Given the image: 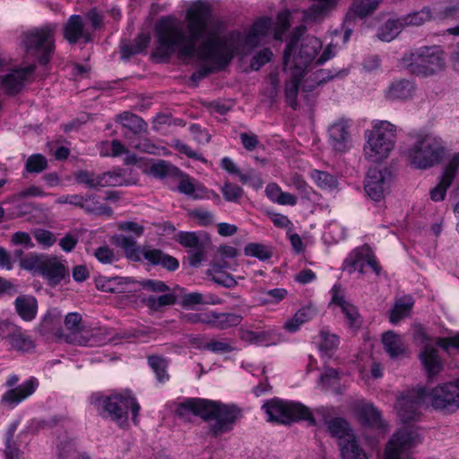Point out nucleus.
<instances>
[{"label": "nucleus", "instance_id": "nucleus-1", "mask_svg": "<svg viewBox=\"0 0 459 459\" xmlns=\"http://www.w3.org/2000/svg\"><path fill=\"white\" fill-rule=\"evenodd\" d=\"M186 24L172 17H162L155 26V56L168 60L178 51L183 57H197L203 64L190 77L196 86L211 74L223 70L230 63L238 43L249 48L257 47L269 35L273 20L258 18L248 33L239 32L222 35V23L213 19L210 8L202 2L194 4L186 11Z\"/></svg>", "mask_w": 459, "mask_h": 459}, {"label": "nucleus", "instance_id": "nucleus-2", "mask_svg": "<svg viewBox=\"0 0 459 459\" xmlns=\"http://www.w3.org/2000/svg\"><path fill=\"white\" fill-rule=\"evenodd\" d=\"M190 413L204 420H214L210 431L215 437L230 431L238 418L241 416V411L236 405L223 404L202 398H187L176 409V414L179 418H186Z\"/></svg>", "mask_w": 459, "mask_h": 459}, {"label": "nucleus", "instance_id": "nucleus-3", "mask_svg": "<svg viewBox=\"0 0 459 459\" xmlns=\"http://www.w3.org/2000/svg\"><path fill=\"white\" fill-rule=\"evenodd\" d=\"M304 31L305 27L300 25L290 36L283 53V70L296 69V73L300 74L316 65L322 42L316 37L307 36L299 44Z\"/></svg>", "mask_w": 459, "mask_h": 459}, {"label": "nucleus", "instance_id": "nucleus-4", "mask_svg": "<svg viewBox=\"0 0 459 459\" xmlns=\"http://www.w3.org/2000/svg\"><path fill=\"white\" fill-rule=\"evenodd\" d=\"M444 141L432 134H417L406 151L408 162L418 169H428L439 164L446 155Z\"/></svg>", "mask_w": 459, "mask_h": 459}, {"label": "nucleus", "instance_id": "nucleus-5", "mask_svg": "<svg viewBox=\"0 0 459 459\" xmlns=\"http://www.w3.org/2000/svg\"><path fill=\"white\" fill-rule=\"evenodd\" d=\"M90 403L102 417H110L120 426L127 422L128 411L131 409L132 420L137 423L140 405L134 397L120 394L106 396L96 392L90 396Z\"/></svg>", "mask_w": 459, "mask_h": 459}, {"label": "nucleus", "instance_id": "nucleus-6", "mask_svg": "<svg viewBox=\"0 0 459 459\" xmlns=\"http://www.w3.org/2000/svg\"><path fill=\"white\" fill-rule=\"evenodd\" d=\"M403 63L411 74L429 77L445 70L446 55L439 46L421 47L406 53Z\"/></svg>", "mask_w": 459, "mask_h": 459}, {"label": "nucleus", "instance_id": "nucleus-7", "mask_svg": "<svg viewBox=\"0 0 459 459\" xmlns=\"http://www.w3.org/2000/svg\"><path fill=\"white\" fill-rule=\"evenodd\" d=\"M396 127L385 120L373 122L364 147L365 157L372 162H380L387 158L396 141Z\"/></svg>", "mask_w": 459, "mask_h": 459}, {"label": "nucleus", "instance_id": "nucleus-8", "mask_svg": "<svg viewBox=\"0 0 459 459\" xmlns=\"http://www.w3.org/2000/svg\"><path fill=\"white\" fill-rule=\"evenodd\" d=\"M56 26L48 23L30 29V74L37 66L47 68L55 50Z\"/></svg>", "mask_w": 459, "mask_h": 459}, {"label": "nucleus", "instance_id": "nucleus-9", "mask_svg": "<svg viewBox=\"0 0 459 459\" xmlns=\"http://www.w3.org/2000/svg\"><path fill=\"white\" fill-rule=\"evenodd\" d=\"M262 409L268 421L290 424L297 420H306L309 426H316V420L311 411L300 403L285 402L278 398L267 401Z\"/></svg>", "mask_w": 459, "mask_h": 459}, {"label": "nucleus", "instance_id": "nucleus-10", "mask_svg": "<svg viewBox=\"0 0 459 459\" xmlns=\"http://www.w3.org/2000/svg\"><path fill=\"white\" fill-rule=\"evenodd\" d=\"M82 316L74 312L66 315L65 325L70 333L66 337L68 342L81 346H99L106 343L109 339L103 336L100 329L81 328Z\"/></svg>", "mask_w": 459, "mask_h": 459}, {"label": "nucleus", "instance_id": "nucleus-11", "mask_svg": "<svg viewBox=\"0 0 459 459\" xmlns=\"http://www.w3.org/2000/svg\"><path fill=\"white\" fill-rule=\"evenodd\" d=\"M428 402L436 411H456L459 408V378L454 383L439 385L431 391L427 389Z\"/></svg>", "mask_w": 459, "mask_h": 459}, {"label": "nucleus", "instance_id": "nucleus-12", "mask_svg": "<svg viewBox=\"0 0 459 459\" xmlns=\"http://www.w3.org/2000/svg\"><path fill=\"white\" fill-rule=\"evenodd\" d=\"M420 443L418 431L410 427L399 429L385 446V459H402V455Z\"/></svg>", "mask_w": 459, "mask_h": 459}, {"label": "nucleus", "instance_id": "nucleus-13", "mask_svg": "<svg viewBox=\"0 0 459 459\" xmlns=\"http://www.w3.org/2000/svg\"><path fill=\"white\" fill-rule=\"evenodd\" d=\"M392 174L387 168L371 167L368 170L365 182V191L368 197L376 202H381L389 191Z\"/></svg>", "mask_w": 459, "mask_h": 459}, {"label": "nucleus", "instance_id": "nucleus-14", "mask_svg": "<svg viewBox=\"0 0 459 459\" xmlns=\"http://www.w3.org/2000/svg\"><path fill=\"white\" fill-rule=\"evenodd\" d=\"M427 403V388L420 386L398 400L396 409L401 420L409 423L419 417V409Z\"/></svg>", "mask_w": 459, "mask_h": 459}, {"label": "nucleus", "instance_id": "nucleus-15", "mask_svg": "<svg viewBox=\"0 0 459 459\" xmlns=\"http://www.w3.org/2000/svg\"><path fill=\"white\" fill-rule=\"evenodd\" d=\"M95 199L94 195H64L59 196L56 203L59 204H72L81 209H83L87 213L95 215H107L110 217L113 214L111 207L100 204L98 202H92L88 204L90 201Z\"/></svg>", "mask_w": 459, "mask_h": 459}, {"label": "nucleus", "instance_id": "nucleus-16", "mask_svg": "<svg viewBox=\"0 0 459 459\" xmlns=\"http://www.w3.org/2000/svg\"><path fill=\"white\" fill-rule=\"evenodd\" d=\"M351 125V119L340 117L329 126V143L335 152H344L349 150L351 145L350 128Z\"/></svg>", "mask_w": 459, "mask_h": 459}, {"label": "nucleus", "instance_id": "nucleus-17", "mask_svg": "<svg viewBox=\"0 0 459 459\" xmlns=\"http://www.w3.org/2000/svg\"><path fill=\"white\" fill-rule=\"evenodd\" d=\"M38 273L51 287L69 281V270L57 260H42L35 268Z\"/></svg>", "mask_w": 459, "mask_h": 459}, {"label": "nucleus", "instance_id": "nucleus-18", "mask_svg": "<svg viewBox=\"0 0 459 459\" xmlns=\"http://www.w3.org/2000/svg\"><path fill=\"white\" fill-rule=\"evenodd\" d=\"M112 243L117 247L122 248L127 258H139L138 255L142 252L140 247L137 246L136 240L131 236L117 234L112 237ZM144 258H173L171 255H162L161 252L158 249L143 250Z\"/></svg>", "mask_w": 459, "mask_h": 459}, {"label": "nucleus", "instance_id": "nucleus-19", "mask_svg": "<svg viewBox=\"0 0 459 459\" xmlns=\"http://www.w3.org/2000/svg\"><path fill=\"white\" fill-rule=\"evenodd\" d=\"M177 240L194 253L193 258H200L212 245L211 238L204 232H185L177 235Z\"/></svg>", "mask_w": 459, "mask_h": 459}, {"label": "nucleus", "instance_id": "nucleus-20", "mask_svg": "<svg viewBox=\"0 0 459 459\" xmlns=\"http://www.w3.org/2000/svg\"><path fill=\"white\" fill-rule=\"evenodd\" d=\"M339 0H312L311 5L302 12L305 22L323 21L333 12Z\"/></svg>", "mask_w": 459, "mask_h": 459}, {"label": "nucleus", "instance_id": "nucleus-21", "mask_svg": "<svg viewBox=\"0 0 459 459\" xmlns=\"http://www.w3.org/2000/svg\"><path fill=\"white\" fill-rule=\"evenodd\" d=\"M316 413L322 415L325 424L327 426V429L330 434L338 439V445L344 442L350 437L354 434L350 428L348 421L341 417H335L331 420H327L325 414V409H317Z\"/></svg>", "mask_w": 459, "mask_h": 459}, {"label": "nucleus", "instance_id": "nucleus-22", "mask_svg": "<svg viewBox=\"0 0 459 459\" xmlns=\"http://www.w3.org/2000/svg\"><path fill=\"white\" fill-rule=\"evenodd\" d=\"M420 359L429 378L434 377L443 368V364L438 356V350L429 343L424 345L423 350L420 353Z\"/></svg>", "mask_w": 459, "mask_h": 459}, {"label": "nucleus", "instance_id": "nucleus-23", "mask_svg": "<svg viewBox=\"0 0 459 459\" xmlns=\"http://www.w3.org/2000/svg\"><path fill=\"white\" fill-rule=\"evenodd\" d=\"M134 281L128 277L100 278L97 281V288L105 292L122 293L133 292Z\"/></svg>", "mask_w": 459, "mask_h": 459}, {"label": "nucleus", "instance_id": "nucleus-24", "mask_svg": "<svg viewBox=\"0 0 459 459\" xmlns=\"http://www.w3.org/2000/svg\"><path fill=\"white\" fill-rule=\"evenodd\" d=\"M28 74L27 68H20L0 76V91L8 94L19 92Z\"/></svg>", "mask_w": 459, "mask_h": 459}, {"label": "nucleus", "instance_id": "nucleus-25", "mask_svg": "<svg viewBox=\"0 0 459 459\" xmlns=\"http://www.w3.org/2000/svg\"><path fill=\"white\" fill-rule=\"evenodd\" d=\"M415 91L414 83L406 79L394 81L386 89L385 94L388 100H407L411 98Z\"/></svg>", "mask_w": 459, "mask_h": 459}, {"label": "nucleus", "instance_id": "nucleus-26", "mask_svg": "<svg viewBox=\"0 0 459 459\" xmlns=\"http://www.w3.org/2000/svg\"><path fill=\"white\" fill-rule=\"evenodd\" d=\"M283 71L289 74L284 88L286 101L293 109H296L298 107L297 96L305 73H296V69Z\"/></svg>", "mask_w": 459, "mask_h": 459}, {"label": "nucleus", "instance_id": "nucleus-27", "mask_svg": "<svg viewBox=\"0 0 459 459\" xmlns=\"http://www.w3.org/2000/svg\"><path fill=\"white\" fill-rule=\"evenodd\" d=\"M230 268L226 260H218L211 264L207 270V274L212 276L214 282L227 288H231L237 285L235 279L226 273V269Z\"/></svg>", "mask_w": 459, "mask_h": 459}, {"label": "nucleus", "instance_id": "nucleus-28", "mask_svg": "<svg viewBox=\"0 0 459 459\" xmlns=\"http://www.w3.org/2000/svg\"><path fill=\"white\" fill-rule=\"evenodd\" d=\"M382 342L385 352L392 359H397L406 352L403 338L393 331H387L383 334Z\"/></svg>", "mask_w": 459, "mask_h": 459}, {"label": "nucleus", "instance_id": "nucleus-29", "mask_svg": "<svg viewBox=\"0 0 459 459\" xmlns=\"http://www.w3.org/2000/svg\"><path fill=\"white\" fill-rule=\"evenodd\" d=\"M357 414L359 422L363 425L377 429H381L384 426L380 411L371 403L359 405Z\"/></svg>", "mask_w": 459, "mask_h": 459}, {"label": "nucleus", "instance_id": "nucleus-30", "mask_svg": "<svg viewBox=\"0 0 459 459\" xmlns=\"http://www.w3.org/2000/svg\"><path fill=\"white\" fill-rule=\"evenodd\" d=\"M379 0H354L346 13V21H353L357 17L363 19L371 14L379 4Z\"/></svg>", "mask_w": 459, "mask_h": 459}, {"label": "nucleus", "instance_id": "nucleus-31", "mask_svg": "<svg viewBox=\"0 0 459 459\" xmlns=\"http://www.w3.org/2000/svg\"><path fill=\"white\" fill-rule=\"evenodd\" d=\"M342 268L349 273L358 271L364 274L367 273L368 270H371L378 275L381 271V265L378 260H344Z\"/></svg>", "mask_w": 459, "mask_h": 459}, {"label": "nucleus", "instance_id": "nucleus-32", "mask_svg": "<svg viewBox=\"0 0 459 459\" xmlns=\"http://www.w3.org/2000/svg\"><path fill=\"white\" fill-rule=\"evenodd\" d=\"M243 317L235 313H218L212 311L211 328L226 330L232 326L238 325Z\"/></svg>", "mask_w": 459, "mask_h": 459}, {"label": "nucleus", "instance_id": "nucleus-33", "mask_svg": "<svg viewBox=\"0 0 459 459\" xmlns=\"http://www.w3.org/2000/svg\"><path fill=\"white\" fill-rule=\"evenodd\" d=\"M221 299L213 294H202L190 292L182 296L181 305L184 307H191L195 305H217Z\"/></svg>", "mask_w": 459, "mask_h": 459}, {"label": "nucleus", "instance_id": "nucleus-34", "mask_svg": "<svg viewBox=\"0 0 459 459\" xmlns=\"http://www.w3.org/2000/svg\"><path fill=\"white\" fill-rule=\"evenodd\" d=\"M342 459H368L366 452L358 444L355 436L339 445Z\"/></svg>", "mask_w": 459, "mask_h": 459}, {"label": "nucleus", "instance_id": "nucleus-35", "mask_svg": "<svg viewBox=\"0 0 459 459\" xmlns=\"http://www.w3.org/2000/svg\"><path fill=\"white\" fill-rule=\"evenodd\" d=\"M148 365L155 374L159 383L164 384L169 379L168 367L169 361L164 357L159 355H151L147 358Z\"/></svg>", "mask_w": 459, "mask_h": 459}, {"label": "nucleus", "instance_id": "nucleus-36", "mask_svg": "<svg viewBox=\"0 0 459 459\" xmlns=\"http://www.w3.org/2000/svg\"><path fill=\"white\" fill-rule=\"evenodd\" d=\"M117 120L134 134H139L147 129V124L145 121L141 117L130 112H123L119 114Z\"/></svg>", "mask_w": 459, "mask_h": 459}, {"label": "nucleus", "instance_id": "nucleus-37", "mask_svg": "<svg viewBox=\"0 0 459 459\" xmlns=\"http://www.w3.org/2000/svg\"><path fill=\"white\" fill-rule=\"evenodd\" d=\"M65 38L72 44L76 43L83 37V23L80 15H72L64 30Z\"/></svg>", "mask_w": 459, "mask_h": 459}, {"label": "nucleus", "instance_id": "nucleus-38", "mask_svg": "<svg viewBox=\"0 0 459 459\" xmlns=\"http://www.w3.org/2000/svg\"><path fill=\"white\" fill-rule=\"evenodd\" d=\"M149 172L151 175L158 178L182 176L179 169L172 165L170 162L163 160H159L152 163L149 167Z\"/></svg>", "mask_w": 459, "mask_h": 459}, {"label": "nucleus", "instance_id": "nucleus-39", "mask_svg": "<svg viewBox=\"0 0 459 459\" xmlns=\"http://www.w3.org/2000/svg\"><path fill=\"white\" fill-rule=\"evenodd\" d=\"M401 22L405 26H420L430 20L435 19V12L432 13L430 8L423 7L421 10L408 13L400 17Z\"/></svg>", "mask_w": 459, "mask_h": 459}, {"label": "nucleus", "instance_id": "nucleus-40", "mask_svg": "<svg viewBox=\"0 0 459 459\" xmlns=\"http://www.w3.org/2000/svg\"><path fill=\"white\" fill-rule=\"evenodd\" d=\"M403 28L400 18L389 19L378 29L377 38L382 41L390 42L399 35Z\"/></svg>", "mask_w": 459, "mask_h": 459}, {"label": "nucleus", "instance_id": "nucleus-41", "mask_svg": "<svg viewBox=\"0 0 459 459\" xmlns=\"http://www.w3.org/2000/svg\"><path fill=\"white\" fill-rule=\"evenodd\" d=\"M273 332L267 330L255 331L248 328H241L239 330L240 339L250 344H267L271 341Z\"/></svg>", "mask_w": 459, "mask_h": 459}, {"label": "nucleus", "instance_id": "nucleus-42", "mask_svg": "<svg viewBox=\"0 0 459 459\" xmlns=\"http://www.w3.org/2000/svg\"><path fill=\"white\" fill-rule=\"evenodd\" d=\"M29 395V381L22 385L10 389L2 396V403L9 406H14L24 400Z\"/></svg>", "mask_w": 459, "mask_h": 459}, {"label": "nucleus", "instance_id": "nucleus-43", "mask_svg": "<svg viewBox=\"0 0 459 459\" xmlns=\"http://www.w3.org/2000/svg\"><path fill=\"white\" fill-rule=\"evenodd\" d=\"M413 302L411 298H404L397 300L390 310L389 320L392 324H397L407 316L412 307Z\"/></svg>", "mask_w": 459, "mask_h": 459}, {"label": "nucleus", "instance_id": "nucleus-44", "mask_svg": "<svg viewBox=\"0 0 459 459\" xmlns=\"http://www.w3.org/2000/svg\"><path fill=\"white\" fill-rule=\"evenodd\" d=\"M141 299L152 310H159L165 306L176 303V296L171 293H165L159 297L154 295L143 296Z\"/></svg>", "mask_w": 459, "mask_h": 459}, {"label": "nucleus", "instance_id": "nucleus-45", "mask_svg": "<svg viewBox=\"0 0 459 459\" xmlns=\"http://www.w3.org/2000/svg\"><path fill=\"white\" fill-rule=\"evenodd\" d=\"M18 423L13 422L5 433V449L4 455L6 459H21L22 452L14 442H13V435L16 431Z\"/></svg>", "mask_w": 459, "mask_h": 459}, {"label": "nucleus", "instance_id": "nucleus-46", "mask_svg": "<svg viewBox=\"0 0 459 459\" xmlns=\"http://www.w3.org/2000/svg\"><path fill=\"white\" fill-rule=\"evenodd\" d=\"M125 174L126 171L122 169L101 173L100 178L101 187L126 185L127 181L124 178Z\"/></svg>", "mask_w": 459, "mask_h": 459}, {"label": "nucleus", "instance_id": "nucleus-47", "mask_svg": "<svg viewBox=\"0 0 459 459\" xmlns=\"http://www.w3.org/2000/svg\"><path fill=\"white\" fill-rule=\"evenodd\" d=\"M100 174H95L94 172L82 169L74 173V180L78 184L85 185L89 188H99L101 187V180L100 179Z\"/></svg>", "mask_w": 459, "mask_h": 459}, {"label": "nucleus", "instance_id": "nucleus-48", "mask_svg": "<svg viewBox=\"0 0 459 459\" xmlns=\"http://www.w3.org/2000/svg\"><path fill=\"white\" fill-rule=\"evenodd\" d=\"M311 178L320 188L333 189L337 186L336 178L326 171L314 169L311 171Z\"/></svg>", "mask_w": 459, "mask_h": 459}, {"label": "nucleus", "instance_id": "nucleus-49", "mask_svg": "<svg viewBox=\"0 0 459 459\" xmlns=\"http://www.w3.org/2000/svg\"><path fill=\"white\" fill-rule=\"evenodd\" d=\"M244 254L255 258H271L273 255L271 247L260 243H248L244 248Z\"/></svg>", "mask_w": 459, "mask_h": 459}, {"label": "nucleus", "instance_id": "nucleus-50", "mask_svg": "<svg viewBox=\"0 0 459 459\" xmlns=\"http://www.w3.org/2000/svg\"><path fill=\"white\" fill-rule=\"evenodd\" d=\"M459 174V152L455 153L446 165L441 178L445 179L446 186L452 185Z\"/></svg>", "mask_w": 459, "mask_h": 459}, {"label": "nucleus", "instance_id": "nucleus-51", "mask_svg": "<svg viewBox=\"0 0 459 459\" xmlns=\"http://www.w3.org/2000/svg\"><path fill=\"white\" fill-rule=\"evenodd\" d=\"M290 186L296 189L303 199L311 200L315 194L313 188L298 174L290 178Z\"/></svg>", "mask_w": 459, "mask_h": 459}, {"label": "nucleus", "instance_id": "nucleus-52", "mask_svg": "<svg viewBox=\"0 0 459 459\" xmlns=\"http://www.w3.org/2000/svg\"><path fill=\"white\" fill-rule=\"evenodd\" d=\"M140 290H146L152 292H165L169 290V287L163 281L158 280L134 281V291Z\"/></svg>", "mask_w": 459, "mask_h": 459}, {"label": "nucleus", "instance_id": "nucleus-53", "mask_svg": "<svg viewBox=\"0 0 459 459\" xmlns=\"http://www.w3.org/2000/svg\"><path fill=\"white\" fill-rule=\"evenodd\" d=\"M350 71L347 68L340 69V70H330V69H321L316 74V79L317 82L324 83L328 81L333 79H342L349 74Z\"/></svg>", "mask_w": 459, "mask_h": 459}, {"label": "nucleus", "instance_id": "nucleus-54", "mask_svg": "<svg viewBox=\"0 0 459 459\" xmlns=\"http://www.w3.org/2000/svg\"><path fill=\"white\" fill-rule=\"evenodd\" d=\"M339 345V338L337 335L322 330L320 332L319 349L322 351L329 353L334 351Z\"/></svg>", "mask_w": 459, "mask_h": 459}, {"label": "nucleus", "instance_id": "nucleus-55", "mask_svg": "<svg viewBox=\"0 0 459 459\" xmlns=\"http://www.w3.org/2000/svg\"><path fill=\"white\" fill-rule=\"evenodd\" d=\"M341 309L345 315L351 327L359 329L361 326L360 315L355 306L350 302H346L343 306L341 307Z\"/></svg>", "mask_w": 459, "mask_h": 459}, {"label": "nucleus", "instance_id": "nucleus-56", "mask_svg": "<svg viewBox=\"0 0 459 459\" xmlns=\"http://www.w3.org/2000/svg\"><path fill=\"white\" fill-rule=\"evenodd\" d=\"M290 12L288 10H285L283 12H281L276 20V26L273 32V38L276 40H281L283 34L286 32V30L290 28Z\"/></svg>", "mask_w": 459, "mask_h": 459}, {"label": "nucleus", "instance_id": "nucleus-57", "mask_svg": "<svg viewBox=\"0 0 459 459\" xmlns=\"http://www.w3.org/2000/svg\"><path fill=\"white\" fill-rule=\"evenodd\" d=\"M267 82L269 87L264 91V94L272 101H274L280 92V76L277 69L270 73Z\"/></svg>", "mask_w": 459, "mask_h": 459}, {"label": "nucleus", "instance_id": "nucleus-58", "mask_svg": "<svg viewBox=\"0 0 459 459\" xmlns=\"http://www.w3.org/2000/svg\"><path fill=\"white\" fill-rule=\"evenodd\" d=\"M183 322L187 324H203L210 327L212 319V311L201 313H186L181 316Z\"/></svg>", "mask_w": 459, "mask_h": 459}, {"label": "nucleus", "instance_id": "nucleus-59", "mask_svg": "<svg viewBox=\"0 0 459 459\" xmlns=\"http://www.w3.org/2000/svg\"><path fill=\"white\" fill-rule=\"evenodd\" d=\"M56 456L57 459H78L81 455H77L72 441H64L57 445Z\"/></svg>", "mask_w": 459, "mask_h": 459}, {"label": "nucleus", "instance_id": "nucleus-60", "mask_svg": "<svg viewBox=\"0 0 459 459\" xmlns=\"http://www.w3.org/2000/svg\"><path fill=\"white\" fill-rule=\"evenodd\" d=\"M435 19L457 20L459 19V2L449 4L442 9L435 11Z\"/></svg>", "mask_w": 459, "mask_h": 459}, {"label": "nucleus", "instance_id": "nucleus-61", "mask_svg": "<svg viewBox=\"0 0 459 459\" xmlns=\"http://www.w3.org/2000/svg\"><path fill=\"white\" fill-rule=\"evenodd\" d=\"M221 190L224 199L228 202H238L243 195L241 187L229 182H226Z\"/></svg>", "mask_w": 459, "mask_h": 459}, {"label": "nucleus", "instance_id": "nucleus-62", "mask_svg": "<svg viewBox=\"0 0 459 459\" xmlns=\"http://www.w3.org/2000/svg\"><path fill=\"white\" fill-rule=\"evenodd\" d=\"M273 57V52L269 48H264L255 55L251 60L250 67L258 71L263 65L269 63Z\"/></svg>", "mask_w": 459, "mask_h": 459}, {"label": "nucleus", "instance_id": "nucleus-63", "mask_svg": "<svg viewBox=\"0 0 459 459\" xmlns=\"http://www.w3.org/2000/svg\"><path fill=\"white\" fill-rule=\"evenodd\" d=\"M264 295V304H278L287 297L288 290L284 288H275L266 290Z\"/></svg>", "mask_w": 459, "mask_h": 459}, {"label": "nucleus", "instance_id": "nucleus-64", "mask_svg": "<svg viewBox=\"0 0 459 459\" xmlns=\"http://www.w3.org/2000/svg\"><path fill=\"white\" fill-rule=\"evenodd\" d=\"M204 348L214 353L223 354L230 352L234 348L225 341L212 340Z\"/></svg>", "mask_w": 459, "mask_h": 459}]
</instances>
